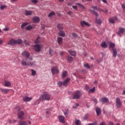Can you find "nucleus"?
<instances>
[{"instance_id": "obj_1", "label": "nucleus", "mask_w": 125, "mask_h": 125, "mask_svg": "<svg viewBox=\"0 0 125 125\" xmlns=\"http://www.w3.org/2000/svg\"><path fill=\"white\" fill-rule=\"evenodd\" d=\"M50 99V95L48 94L47 92H44L39 98V101H43V100H47V101H49Z\"/></svg>"}, {"instance_id": "obj_2", "label": "nucleus", "mask_w": 125, "mask_h": 125, "mask_svg": "<svg viewBox=\"0 0 125 125\" xmlns=\"http://www.w3.org/2000/svg\"><path fill=\"white\" fill-rule=\"evenodd\" d=\"M22 42V40L19 39L17 40H14V39H12L11 40L8 42V44L9 45H15V44H20Z\"/></svg>"}, {"instance_id": "obj_3", "label": "nucleus", "mask_w": 125, "mask_h": 125, "mask_svg": "<svg viewBox=\"0 0 125 125\" xmlns=\"http://www.w3.org/2000/svg\"><path fill=\"white\" fill-rule=\"evenodd\" d=\"M27 59H23L21 62V64L22 66H34V65H36V62H31L27 63Z\"/></svg>"}, {"instance_id": "obj_4", "label": "nucleus", "mask_w": 125, "mask_h": 125, "mask_svg": "<svg viewBox=\"0 0 125 125\" xmlns=\"http://www.w3.org/2000/svg\"><path fill=\"white\" fill-rule=\"evenodd\" d=\"M43 46L42 44H36L33 46V49L36 52H39L42 49Z\"/></svg>"}, {"instance_id": "obj_5", "label": "nucleus", "mask_w": 125, "mask_h": 125, "mask_svg": "<svg viewBox=\"0 0 125 125\" xmlns=\"http://www.w3.org/2000/svg\"><path fill=\"white\" fill-rule=\"evenodd\" d=\"M81 96H82V92L80 91H77L73 95V99H79V98H81Z\"/></svg>"}, {"instance_id": "obj_6", "label": "nucleus", "mask_w": 125, "mask_h": 125, "mask_svg": "<svg viewBox=\"0 0 125 125\" xmlns=\"http://www.w3.org/2000/svg\"><path fill=\"white\" fill-rule=\"evenodd\" d=\"M116 105L117 108H121V107H122V102H121V100L119 98H117L116 99Z\"/></svg>"}, {"instance_id": "obj_7", "label": "nucleus", "mask_w": 125, "mask_h": 125, "mask_svg": "<svg viewBox=\"0 0 125 125\" xmlns=\"http://www.w3.org/2000/svg\"><path fill=\"white\" fill-rule=\"evenodd\" d=\"M52 73L53 75L55 74H58L59 73V70L57 67H53L51 69Z\"/></svg>"}, {"instance_id": "obj_8", "label": "nucleus", "mask_w": 125, "mask_h": 125, "mask_svg": "<svg viewBox=\"0 0 125 125\" xmlns=\"http://www.w3.org/2000/svg\"><path fill=\"white\" fill-rule=\"evenodd\" d=\"M18 118L20 120H24V112L22 111H20L18 114Z\"/></svg>"}, {"instance_id": "obj_9", "label": "nucleus", "mask_w": 125, "mask_h": 125, "mask_svg": "<svg viewBox=\"0 0 125 125\" xmlns=\"http://www.w3.org/2000/svg\"><path fill=\"white\" fill-rule=\"evenodd\" d=\"M59 121L62 124H65V117L62 115L59 116Z\"/></svg>"}, {"instance_id": "obj_10", "label": "nucleus", "mask_w": 125, "mask_h": 125, "mask_svg": "<svg viewBox=\"0 0 125 125\" xmlns=\"http://www.w3.org/2000/svg\"><path fill=\"white\" fill-rule=\"evenodd\" d=\"M32 99V97H24L23 98V102H29V101H31Z\"/></svg>"}, {"instance_id": "obj_11", "label": "nucleus", "mask_w": 125, "mask_h": 125, "mask_svg": "<svg viewBox=\"0 0 125 125\" xmlns=\"http://www.w3.org/2000/svg\"><path fill=\"white\" fill-rule=\"evenodd\" d=\"M81 25L82 27H83L84 26H87L88 27L90 26V24L84 21H82L81 22Z\"/></svg>"}, {"instance_id": "obj_12", "label": "nucleus", "mask_w": 125, "mask_h": 125, "mask_svg": "<svg viewBox=\"0 0 125 125\" xmlns=\"http://www.w3.org/2000/svg\"><path fill=\"white\" fill-rule=\"evenodd\" d=\"M22 56H24V57H29L30 56V53L24 51L22 53Z\"/></svg>"}, {"instance_id": "obj_13", "label": "nucleus", "mask_w": 125, "mask_h": 125, "mask_svg": "<svg viewBox=\"0 0 125 125\" xmlns=\"http://www.w3.org/2000/svg\"><path fill=\"white\" fill-rule=\"evenodd\" d=\"M58 43L60 45H61L63 43V38L61 37H58L57 39Z\"/></svg>"}, {"instance_id": "obj_14", "label": "nucleus", "mask_w": 125, "mask_h": 125, "mask_svg": "<svg viewBox=\"0 0 125 125\" xmlns=\"http://www.w3.org/2000/svg\"><path fill=\"white\" fill-rule=\"evenodd\" d=\"M4 86H6L7 87H9L11 86V83L9 81H5L4 82Z\"/></svg>"}, {"instance_id": "obj_15", "label": "nucleus", "mask_w": 125, "mask_h": 125, "mask_svg": "<svg viewBox=\"0 0 125 125\" xmlns=\"http://www.w3.org/2000/svg\"><path fill=\"white\" fill-rule=\"evenodd\" d=\"M70 79L67 78L65 81L62 83V85L63 86H67L68 85V83L69 82H70Z\"/></svg>"}, {"instance_id": "obj_16", "label": "nucleus", "mask_w": 125, "mask_h": 125, "mask_svg": "<svg viewBox=\"0 0 125 125\" xmlns=\"http://www.w3.org/2000/svg\"><path fill=\"white\" fill-rule=\"evenodd\" d=\"M0 90L1 92L5 93L6 94L8 92H9V89H3L2 88H0Z\"/></svg>"}, {"instance_id": "obj_17", "label": "nucleus", "mask_w": 125, "mask_h": 125, "mask_svg": "<svg viewBox=\"0 0 125 125\" xmlns=\"http://www.w3.org/2000/svg\"><path fill=\"white\" fill-rule=\"evenodd\" d=\"M24 14H25L26 16H28V15H32V14H33V11L25 10Z\"/></svg>"}, {"instance_id": "obj_18", "label": "nucleus", "mask_w": 125, "mask_h": 125, "mask_svg": "<svg viewBox=\"0 0 125 125\" xmlns=\"http://www.w3.org/2000/svg\"><path fill=\"white\" fill-rule=\"evenodd\" d=\"M100 101L102 102V103H107L108 102V100L107 98H102L100 99Z\"/></svg>"}, {"instance_id": "obj_19", "label": "nucleus", "mask_w": 125, "mask_h": 125, "mask_svg": "<svg viewBox=\"0 0 125 125\" xmlns=\"http://www.w3.org/2000/svg\"><path fill=\"white\" fill-rule=\"evenodd\" d=\"M33 20L35 23H38V22H40V18L39 17H35L33 18Z\"/></svg>"}, {"instance_id": "obj_20", "label": "nucleus", "mask_w": 125, "mask_h": 125, "mask_svg": "<svg viewBox=\"0 0 125 125\" xmlns=\"http://www.w3.org/2000/svg\"><path fill=\"white\" fill-rule=\"evenodd\" d=\"M125 32V29L124 28H120L119 29V32H118V35L120 36V37H122V34Z\"/></svg>"}, {"instance_id": "obj_21", "label": "nucleus", "mask_w": 125, "mask_h": 125, "mask_svg": "<svg viewBox=\"0 0 125 125\" xmlns=\"http://www.w3.org/2000/svg\"><path fill=\"white\" fill-rule=\"evenodd\" d=\"M116 20H118V19L117 18H115V19L111 18L109 19V22H110V23H111L112 24H114V23H115V21H116Z\"/></svg>"}, {"instance_id": "obj_22", "label": "nucleus", "mask_w": 125, "mask_h": 125, "mask_svg": "<svg viewBox=\"0 0 125 125\" xmlns=\"http://www.w3.org/2000/svg\"><path fill=\"white\" fill-rule=\"evenodd\" d=\"M58 29L59 31H62L63 30V24H58Z\"/></svg>"}, {"instance_id": "obj_23", "label": "nucleus", "mask_w": 125, "mask_h": 125, "mask_svg": "<svg viewBox=\"0 0 125 125\" xmlns=\"http://www.w3.org/2000/svg\"><path fill=\"white\" fill-rule=\"evenodd\" d=\"M101 46L102 47H103V48H106L107 45V44L106 43V42H103L101 43Z\"/></svg>"}, {"instance_id": "obj_24", "label": "nucleus", "mask_w": 125, "mask_h": 125, "mask_svg": "<svg viewBox=\"0 0 125 125\" xmlns=\"http://www.w3.org/2000/svg\"><path fill=\"white\" fill-rule=\"evenodd\" d=\"M96 112L97 113V115H100V114H101V109L98 107L96 108Z\"/></svg>"}, {"instance_id": "obj_25", "label": "nucleus", "mask_w": 125, "mask_h": 125, "mask_svg": "<svg viewBox=\"0 0 125 125\" xmlns=\"http://www.w3.org/2000/svg\"><path fill=\"white\" fill-rule=\"evenodd\" d=\"M35 28V26L33 25H28L26 27V30H27V31H30V30H32V29H34Z\"/></svg>"}, {"instance_id": "obj_26", "label": "nucleus", "mask_w": 125, "mask_h": 125, "mask_svg": "<svg viewBox=\"0 0 125 125\" xmlns=\"http://www.w3.org/2000/svg\"><path fill=\"white\" fill-rule=\"evenodd\" d=\"M58 35L61 37H65V32H64V31H62V30L60 31Z\"/></svg>"}, {"instance_id": "obj_27", "label": "nucleus", "mask_w": 125, "mask_h": 125, "mask_svg": "<svg viewBox=\"0 0 125 125\" xmlns=\"http://www.w3.org/2000/svg\"><path fill=\"white\" fill-rule=\"evenodd\" d=\"M115 43L110 42L109 43V48H112V49H114V47H115Z\"/></svg>"}, {"instance_id": "obj_28", "label": "nucleus", "mask_w": 125, "mask_h": 125, "mask_svg": "<svg viewBox=\"0 0 125 125\" xmlns=\"http://www.w3.org/2000/svg\"><path fill=\"white\" fill-rule=\"evenodd\" d=\"M68 52L70 53V55H72V56H76V52L74 51H68Z\"/></svg>"}, {"instance_id": "obj_29", "label": "nucleus", "mask_w": 125, "mask_h": 125, "mask_svg": "<svg viewBox=\"0 0 125 125\" xmlns=\"http://www.w3.org/2000/svg\"><path fill=\"white\" fill-rule=\"evenodd\" d=\"M18 125H28V123L25 121L20 122Z\"/></svg>"}, {"instance_id": "obj_30", "label": "nucleus", "mask_w": 125, "mask_h": 125, "mask_svg": "<svg viewBox=\"0 0 125 125\" xmlns=\"http://www.w3.org/2000/svg\"><path fill=\"white\" fill-rule=\"evenodd\" d=\"M113 57H116L117 56V53H118V52H117V50L116 49H113Z\"/></svg>"}, {"instance_id": "obj_31", "label": "nucleus", "mask_w": 125, "mask_h": 125, "mask_svg": "<svg viewBox=\"0 0 125 125\" xmlns=\"http://www.w3.org/2000/svg\"><path fill=\"white\" fill-rule=\"evenodd\" d=\"M96 22L97 23V24H98L99 25H100L102 23V21H101V20H100V19H96Z\"/></svg>"}, {"instance_id": "obj_32", "label": "nucleus", "mask_w": 125, "mask_h": 125, "mask_svg": "<svg viewBox=\"0 0 125 125\" xmlns=\"http://www.w3.org/2000/svg\"><path fill=\"white\" fill-rule=\"evenodd\" d=\"M29 23L28 22H25L22 24L21 26V29H23L24 27H25V26H27V25H28Z\"/></svg>"}, {"instance_id": "obj_33", "label": "nucleus", "mask_w": 125, "mask_h": 125, "mask_svg": "<svg viewBox=\"0 0 125 125\" xmlns=\"http://www.w3.org/2000/svg\"><path fill=\"white\" fill-rule=\"evenodd\" d=\"M67 71H64L62 72V78H65V77H66V76H67Z\"/></svg>"}, {"instance_id": "obj_34", "label": "nucleus", "mask_w": 125, "mask_h": 125, "mask_svg": "<svg viewBox=\"0 0 125 125\" xmlns=\"http://www.w3.org/2000/svg\"><path fill=\"white\" fill-rule=\"evenodd\" d=\"M92 8H93V9H95V10H98V11H101V10H102V9H99V8H98L96 6H93Z\"/></svg>"}, {"instance_id": "obj_35", "label": "nucleus", "mask_w": 125, "mask_h": 125, "mask_svg": "<svg viewBox=\"0 0 125 125\" xmlns=\"http://www.w3.org/2000/svg\"><path fill=\"white\" fill-rule=\"evenodd\" d=\"M40 40V37L39 36H38L36 40L34 41V43H39V42H40V40Z\"/></svg>"}, {"instance_id": "obj_36", "label": "nucleus", "mask_w": 125, "mask_h": 125, "mask_svg": "<svg viewBox=\"0 0 125 125\" xmlns=\"http://www.w3.org/2000/svg\"><path fill=\"white\" fill-rule=\"evenodd\" d=\"M67 61H68V62H72V60H73V58H72V57H68L67 58Z\"/></svg>"}, {"instance_id": "obj_37", "label": "nucleus", "mask_w": 125, "mask_h": 125, "mask_svg": "<svg viewBox=\"0 0 125 125\" xmlns=\"http://www.w3.org/2000/svg\"><path fill=\"white\" fill-rule=\"evenodd\" d=\"M75 125H81V121L79 120H75Z\"/></svg>"}, {"instance_id": "obj_38", "label": "nucleus", "mask_w": 125, "mask_h": 125, "mask_svg": "<svg viewBox=\"0 0 125 125\" xmlns=\"http://www.w3.org/2000/svg\"><path fill=\"white\" fill-rule=\"evenodd\" d=\"M55 15V13L54 12H51V13H50L48 16V17H51V16Z\"/></svg>"}, {"instance_id": "obj_39", "label": "nucleus", "mask_w": 125, "mask_h": 125, "mask_svg": "<svg viewBox=\"0 0 125 125\" xmlns=\"http://www.w3.org/2000/svg\"><path fill=\"white\" fill-rule=\"evenodd\" d=\"M31 75L32 76H35V75H36V72L35 70L34 69H31Z\"/></svg>"}, {"instance_id": "obj_40", "label": "nucleus", "mask_w": 125, "mask_h": 125, "mask_svg": "<svg viewBox=\"0 0 125 125\" xmlns=\"http://www.w3.org/2000/svg\"><path fill=\"white\" fill-rule=\"evenodd\" d=\"M84 67L85 68H87V69H89L90 68V66H89V65H88V63H85L84 64Z\"/></svg>"}, {"instance_id": "obj_41", "label": "nucleus", "mask_w": 125, "mask_h": 125, "mask_svg": "<svg viewBox=\"0 0 125 125\" xmlns=\"http://www.w3.org/2000/svg\"><path fill=\"white\" fill-rule=\"evenodd\" d=\"M76 4L77 5H79V6H80V7H81V8H84V7L83 6V5H82L80 3H76Z\"/></svg>"}, {"instance_id": "obj_42", "label": "nucleus", "mask_w": 125, "mask_h": 125, "mask_svg": "<svg viewBox=\"0 0 125 125\" xmlns=\"http://www.w3.org/2000/svg\"><path fill=\"white\" fill-rule=\"evenodd\" d=\"M89 92H94L95 91V87H94L92 89L89 90Z\"/></svg>"}, {"instance_id": "obj_43", "label": "nucleus", "mask_w": 125, "mask_h": 125, "mask_svg": "<svg viewBox=\"0 0 125 125\" xmlns=\"http://www.w3.org/2000/svg\"><path fill=\"white\" fill-rule=\"evenodd\" d=\"M0 9L2 10V9H4V8H6V6L4 5H1L0 7Z\"/></svg>"}, {"instance_id": "obj_44", "label": "nucleus", "mask_w": 125, "mask_h": 125, "mask_svg": "<svg viewBox=\"0 0 125 125\" xmlns=\"http://www.w3.org/2000/svg\"><path fill=\"white\" fill-rule=\"evenodd\" d=\"M63 83H62V82H59L58 83V85H59V86H60V87H61V86H62V84Z\"/></svg>"}, {"instance_id": "obj_45", "label": "nucleus", "mask_w": 125, "mask_h": 125, "mask_svg": "<svg viewBox=\"0 0 125 125\" xmlns=\"http://www.w3.org/2000/svg\"><path fill=\"white\" fill-rule=\"evenodd\" d=\"M87 118H88V114H86L84 116L83 119H84V120H86L87 119Z\"/></svg>"}, {"instance_id": "obj_46", "label": "nucleus", "mask_w": 125, "mask_h": 125, "mask_svg": "<svg viewBox=\"0 0 125 125\" xmlns=\"http://www.w3.org/2000/svg\"><path fill=\"white\" fill-rule=\"evenodd\" d=\"M72 8L74 10H78V7H77V6H72Z\"/></svg>"}, {"instance_id": "obj_47", "label": "nucleus", "mask_w": 125, "mask_h": 125, "mask_svg": "<svg viewBox=\"0 0 125 125\" xmlns=\"http://www.w3.org/2000/svg\"><path fill=\"white\" fill-rule=\"evenodd\" d=\"M85 90H88V89H89V87L88 86V85H86L85 86Z\"/></svg>"}, {"instance_id": "obj_48", "label": "nucleus", "mask_w": 125, "mask_h": 125, "mask_svg": "<svg viewBox=\"0 0 125 125\" xmlns=\"http://www.w3.org/2000/svg\"><path fill=\"white\" fill-rule=\"evenodd\" d=\"M24 43L26 44V45H29V42L27 41L26 40H25L24 41Z\"/></svg>"}, {"instance_id": "obj_49", "label": "nucleus", "mask_w": 125, "mask_h": 125, "mask_svg": "<svg viewBox=\"0 0 125 125\" xmlns=\"http://www.w3.org/2000/svg\"><path fill=\"white\" fill-rule=\"evenodd\" d=\"M77 107H79V104H76L75 106H73V109H76Z\"/></svg>"}, {"instance_id": "obj_50", "label": "nucleus", "mask_w": 125, "mask_h": 125, "mask_svg": "<svg viewBox=\"0 0 125 125\" xmlns=\"http://www.w3.org/2000/svg\"><path fill=\"white\" fill-rule=\"evenodd\" d=\"M68 110H67L66 112H64V114L65 115V116H66L67 117V116H68Z\"/></svg>"}, {"instance_id": "obj_51", "label": "nucleus", "mask_w": 125, "mask_h": 125, "mask_svg": "<svg viewBox=\"0 0 125 125\" xmlns=\"http://www.w3.org/2000/svg\"><path fill=\"white\" fill-rule=\"evenodd\" d=\"M32 2H33V3H37L38 2L37 0H32Z\"/></svg>"}, {"instance_id": "obj_52", "label": "nucleus", "mask_w": 125, "mask_h": 125, "mask_svg": "<svg viewBox=\"0 0 125 125\" xmlns=\"http://www.w3.org/2000/svg\"><path fill=\"white\" fill-rule=\"evenodd\" d=\"M72 36L74 37V38H77V37H78V35H77L75 33H73Z\"/></svg>"}, {"instance_id": "obj_53", "label": "nucleus", "mask_w": 125, "mask_h": 125, "mask_svg": "<svg viewBox=\"0 0 125 125\" xmlns=\"http://www.w3.org/2000/svg\"><path fill=\"white\" fill-rule=\"evenodd\" d=\"M8 123H9V124H12V123H13V122L12 121V120L11 119H10L8 120Z\"/></svg>"}, {"instance_id": "obj_54", "label": "nucleus", "mask_w": 125, "mask_h": 125, "mask_svg": "<svg viewBox=\"0 0 125 125\" xmlns=\"http://www.w3.org/2000/svg\"><path fill=\"white\" fill-rule=\"evenodd\" d=\"M93 101L96 104H97V100H96V99H94Z\"/></svg>"}, {"instance_id": "obj_55", "label": "nucleus", "mask_w": 125, "mask_h": 125, "mask_svg": "<svg viewBox=\"0 0 125 125\" xmlns=\"http://www.w3.org/2000/svg\"><path fill=\"white\" fill-rule=\"evenodd\" d=\"M8 30H9V28L8 27H5V28H4V31H8Z\"/></svg>"}, {"instance_id": "obj_56", "label": "nucleus", "mask_w": 125, "mask_h": 125, "mask_svg": "<svg viewBox=\"0 0 125 125\" xmlns=\"http://www.w3.org/2000/svg\"><path fill=\"white\" fill-rule=\"evenodd\" d=\"M122 8H123V9H125V4H123L122 5Z\"/></svg>"}, {"instance_id": "obj_57", "label": "nucleus", "mask_w": 125, "mask_h": 125, "mask_svg": "<svg viewBox=\"0 0 125 125\" xmlns=\"http://www.w3.org/2000/svg\"><path fill=\"white\" fill-rule=\"evenodd\" d=\"M93 13L96 15V16H98V14L97 12H95L94 11L93 12Z\"/></svg>"}, {"instance_id": "obj_58", "label": "nucleus", "mask_w": 125, "mask_h": 125, "mask_svg": "<svg viewBox=\"0 0 125 125\" xmlns=\"http://www.w3.org/2000/svg\"><path fill=\"white\" fill-rule=\"evenodd\" d=\"M104 3H107V0H102Z\"/></svg>"}, {"instance_id": "obj_59", "label": "nucleus", "mask_w": 125, "mask_h": 125, "mask_svg": "<svg viewBox=\"0 0 125 125\" xmlns=\"http://www.w3.org/2000/svg\"><path fill=\"white\" fill-rule=\"evenodd\" d=\"M68 14H69V15H72L73 14V13L71 11H69L68 12Z\"/></svg>"}, {"instance_id": "obj_60", "label": "nucleus", "mask_w": 125, "mask_h": 125, "mask_svg": "<svg viewBox=\"0 0 125 125\" xmlns=\"http://www.w3.org/2000/svg\"><path fill=\"white\" fill-rule=\"evenodd\" d=\"M109 125H114V123H113V122H109Z\"/></svg>"}, {"instance_id": "obj_61", "label": "nucleus", "mask_w": 125, "mask_h": 125, "mask_svg": "<svg viewBox=\"0 0 125 125\" xmlns=\"http://www.w3.org/2000/svg\"><path fill=\"white\" fill-rule=\"evenodd\" d=\"M51 52H52V51L51 50V49H50L49 50V53L51 55H52V54H51Z\"/></svg>"}, {"instance_id": "obj_62", "label": "nucleus", "mask_w": 125, "mask_h": 125, "mask_svg": "<svg viewBox=\"0 0 125 125\" xmlns=\"http://www.w3.org/2000/svg\"><path fill=\"white\" fill-rule=\"evenodd\" d=\"M3 42V41H2V40L0 39V44H1V43H2Z\"/></svg>"}, {"instance_id": "obj_63", "label": "nucleus", "mask_w": 125, "mask_h": 125, "mask_svg": "<svg viewBox=\"0 0 125 125\" xmlns=\"http://www.w3.org/2000/svg\"><path fill=\"white\" fill-rule=\"evenodd\" d=\"M100 125H105V123L103 122V123H101Z\"/></svg>"}, {"instance_id": "obj_64", "label": "nucleus", "mask_w": 125, "mask_h": 125, "mask_svg": "<svg viewBox=\"0 0 125 125\" xmlns=\"http://www.w3.org/2000/svg\"><path fill=\"white\" fill-rule=\"evenodd\" d=\"M88 125H95V123L89 124Z\"/></svg>"}]
</instances>
